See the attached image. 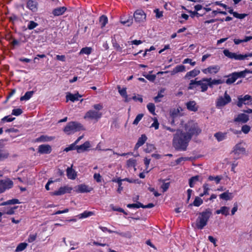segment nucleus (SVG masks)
<instances>
[{"label":"nucleus","mask_w":252,"mask_h":252,"mask_svg":"<svg viewBox=\"0 0 252 252\" xmlns=\"http://www.w3.org/2000/svg\"><path fill=\"white\" fill-rule=\"evenodd\" d=\"M190 140V136L188 137L185 132L178 129L174 135L173 145L176 150L185 151Z\"/></svg>","instance_id":"nucleus-1"},{"label":"nucleus","mask_w":252,"mask_h":252,"mask_svg":"<svg viewBox=\"0 0 252 252\" xmlns=\"http://www.w3.org/2000/svg\"><path fill=\"white\" fill-rule=\"evenodd\" d=\"M212 215L210 209H206L204 211L199 213V216L196 219L195 222L192 224L194 228L202 229L207 224L208 221Z\"/></svg>","instance_id":"nucleus-2"},{"label":"nucleus","mask_w":252,"mask_h":252,"mask_svg":"<svg viewBox=\"0 0 252 252\" xmlns=\"http://www.w3.org/2000/svg\"><path fill=\"white\" fill-rule=\"evenodd\" d=\"M186 134L188 137H190V139L193 135L197 136L201 132V129L199 127L198 124L193 121L188 122L185 126Z\"/></svg>","instance_id":"nucleus-3"},{"label":"nucleus","mask_w":252,"mask_h":252,"mask_svg":"<svg viewBox=\"0 0 252 252\" xmlns=\"http://www.w3.org/2000/svg\"><path fill=\"white\" fill-rule=\"evenodd\" d=\"M84 130L83 125L77 122H70L67 124L63 129V131L68 135L77 131Z\"/></svg>","instance_id":"nucleus-4"},{"label":"nucleus","mask_w":252,"mask_h":252,"mask_svg":"<svg viewBox=\"0 0 252 252\" xmlns=\"http://www.w3.org/2000/svg\"><path fill=\"white\" fill-rule=\"evenodd\" d=\"M245 143L243 141H241L233 147L231 154H233L234 158L238 159L245 154Z\"/></svg>","instance_id":"nucleus-5"},{"label":"nucleus","mask_w":252,"mask_h":252,"mask_svg":"<svg viewBox=\"0 0 252 252\" xmlns=\"http://www.w3.org/2000/svg\"><path fill=\"white\" fill-rule=\"evenodd\" d=\"M223 53L224 55L227 58L231 59H235L236 60L239 61L247 59L248 57H252V53H247L245 55L237 54L235 53L230 52L228 49L224 50Z\"/></svg>","instance_id":"nucleus-6"},{"label":"nucleus","mask_w":252,"mask_h":252,"mask_svg":"<svg viewBox=\"0 0 252 252\" xmlns=\"http://www.w3.org/2000/svg\"><path fill=\"white\" fill-rule=\"evenodd\" d=\"M231 98L226 91L224 94V97L220 96L216 101V106L217 107H221L225 106L227 104L230 102Z\"/></svg>","instance_id":"nucleus-7"},{"label":"nucleus","mask_w":252,"mask_h":252,"mask_svg":"<svg viewBox=\"0 0 252 252\" xmlns=\"http://www.w3.org/2000/svg\"><path fill=\"white\" fill-rule=\"evenodd\" d=\"M243 76V73H240V72H234L231 74H228V75H226L224 77L228 78L224 82L227 85H231L234 83L236 80L238 79L242 78Z\"/></svg>","instance_id":"nucleus-8"},{"label":"nucleus","mask_w":252,"mask_h":252,"mask_svg":"<svg viewBox=\"0 0 252 252\" xmlns=\"http://www.w3.org/2000/svg\"><path fill=\"white\" fill-rule=\"evenodd\" d=\"M13 183L10 180H1L0 181V193L3 192L5 190L11 189Z\"/></svg>","instance_id":"nucleus-9"},{"label":"nucleus","mask_w":252,"mask_h":252,"mask_svg":"<svg viewBox=\"0 0 252 252\" xmlns=\"http://www.w3.org/2000/svg\"><path fill=\"white\" fill-rule=\"evenodd\" d=\"M101 117V113H99L97 111L91 110L88 111L85 116V119H98Z\"/></svg>","instance_id":"nucleus-10"},{"label":"nucleus","mask_w":252,"mask_h":252,"mask_svg":"<svg viewBox=\"0 0 252 252\" xmlns=\"http://www.w3.org/2000/svg\"><path fill=\"white\" fill-rule=\"evenodd\" d=\"M72 189L68 186H63L60 187L58 190L51 192L52 195H61L66 193H70Z\"/></svg>","instance_id":"nucleus-11"},{"label":"nucleus","mask_w":252,"mask_h":252,"mask_svg":"<svg viewBox=\"0 0 252 252\" xmlns=\"http://www.w3.org/2000/svg\"><path fill=\"white\" fill-rule=\"evenodd\" d=\"M146 14L142 9L136 10L133 14L135 21L138 22L143 21L146 19Z\"/></svg>","instance_id":"nucleus-12"},{"label":"nucleus","mask_w":252,"mask_h":252,"mask_svg":"<svg viewBox=\"0 0 252 252\" xmlns=\"http://www.w3.org/2000/svg\"><path fill=\"white\" fill-rule=\"evenodd\" d=\"M117 88L120 94L125 98V102H128L131 100V97H129L127 94L126 88H123L122 89L120 85H118Z\"/></svg>","instance_id":"nucleus-13"},{"label":"nucleus","mask_w":252,"mask_h":252,"mask_svg":"<svg viewBox=\"0 0 252 252\" xmlns=\"http://www.w3.org/2000/svg\"><path fill=\"white\" fill-rule=\"evenodd\" d=\"M52 151V148L49 145H41L38 148V152L41 154H49Z\"/></svg>","instance_id":"nucleus-14"},{"label":"nucleus","mask_w":252,"mask_h":252,"mask_svg":"<svg viewBox=\"0 0 252 252\" xmlns=\"http://www.w3.org/2000/svg\"><path fill=\"white\" fill-rule=\"evenodd\" d=\"M238 102L237 103V105L241 108L242 107V105L243 104H247L248 103L246 102V101L247 100H250L251 101L252 100V97L249 95L247 94L245 95L243 97H242L241 96L239 97L238 98Z\"/></svg>","instance_id":"nucleus-15"},{"label":"nucleus","mask_w":252,"mask_h":252,"mask_svg":"<svg viewBox=\"0 0 252 252\" xmlns=\"http://www.w3.org/2000/svg\"><path fill=\"white\" fill-rule=\"evenodd\" d=\"M249 120V116L244 114L241 113L239 114L237 117L235 118L234 119V121L235 122H241L242 123H246Z\"/></svg>","instance_id":"nucleus-16"},{"label":"nucleus","mask_w":252,"mask_h":252,"mask_svg":"<svg viewBox=\"0 0 252 252\" xmlns=\"http://www.w3.org/2000/svg\"><path fill=\"white\" fill-rule=\"evenodd\" d=\"M92 190V188L89 187L85 184H81L77 186L76 191L80 193L90 192Z\"/></svg>","instance_id":"nucleus-17"},{"label":"nucleus","mask_w":252,"mask_h":252,"mask_svg":"<svg viewBox=\"0 0 252 252\" xmlns=\"http://www.w3.org/2000/svg\"><path fill=\"white\" fill-rule=\"evenodd\" d=\"M186 106L187 109L193 112H196L198 110V107L196 105V103L195 101H189L186 103Z\"/></svg>","instance_id":"nucleus-18"},{"label":"nucleus","mask_w":252,"mask_h":252,"mask_svg":"<svg viewBox=\"0 0 252 252\" xmlns=\"http://www.w3.org/2000/svg\"><path fill=\"white\" fill-rule=\"evenodd\" d=\"M90 143L89 141L85 142L83 144L77 146L76 150L78 153L86 151L90 147Z\"/></svg>","instance_id":"nucleus-19"},{"label":"nucleus","mask_w":252,"mask_h":252,"mask_svg":"<svg viewBox=\"0 0 252 252\" xmlns=\"http://www.w3.org/2000/svg\"><path fill=\"white\" fill-rule=\"evenodd\" d=\"M27 6L32 12H36L37 10V2L32 0H29L27 3Z\"/></svg>","instance_id":"nucleus-20"},{"label":"nucleus","mask_w":252,"mask_h":252,"mask_svg":"<svg viewBox=\"0 0 252 252\" xmlns=\"http://www.w3.org/2000/svg\"><path fill=\"white\" fill-rule=\"evenodd\" d=\"M200 70L198 69L195 68L191 71L187 73L185 76V78L190 79L191 78L197 76L200 73Z\"/></svg>","instance_id":"nucleus-21"},{"label":"nucleus","mask_w":252,"mask_h":252,"mask_svg":"<svg viewBox=\"0 0 252 252\" xmlns=\"http://www.w3.org/2000/svg\"><path fill=\"white\" fill-rule=\"evenodd\" d=\"M82 97V95L79 94V93L75 94H73L71 93H69L67 94L66 96V98L67 99V101L68 100L71 101L72 102H74L75 101L79 100V97Z\"/></svg>","instance_id":"nucleus-22"},{"label":"nucleus","mask_w":252,"mask_h":252,"mask_svg":"<svg viewBox=\"0 0 252 252\" xmlns=\"http://www.w3.org/2000/svg\"><path fill=\"white\" fill-rule=\"evenodd\" d=\"M54 139V138L53 137L45 135H41L38 138H36L35 141L37 142H45L51 141L53 140Z\"/></svg>","instance_id":"nucleus-23"},{"label":"nucleus","mask_w":252,"mask_h":252,"mask_svg":"<svg viewBox=\"0 0 252 252\" xmlns=\"http://www.w3.org/2000/svg\"><path fill=\"white\" fill-rule=\"evenodd\" d=\"M66 10V8L65 7H59L54 9L52 11V14L54 16H60L63 15Z\"/></svg>","instance_id":"nucleus-24"},{"label":"nucleus","mask_w":252,"mask_h":252,"mask_svg":"<svg viewBox=\"0 0 252 252\" xmlns=\"http://www.w3.org/2000/svg\"><path fill=\"white\" fill-rule=\"evenodd\" d=\"M9 156L8 151L0 147V161H3L7 159Z\"/></svg>","instance_id":"nucleus-25"},{"label":"nucleus","mask_w":252,"mask_h":252,"mask_svg":"<svg viewBox=\"0 0 252 252\" xmlns=\"http://www.w3.org/2000/svg\"><path fill=\"white\" fill-rule=\"evenodd\" d=\"M203 82L205 81H203V78L199 81H196V79L195 80H192L190 81L188 89V90H193L195 88V85L201 86Z\"/></svg>","instance_id":"nucleus-26"},{"label":"nucleus","mask_w":252,"mask_h":252,"mask_svg":"<svg viewBox=\"0 0 252 252\" xmlns=\"http://www.w3.org/2000/svg\"><path fill=\"white\" fill-rule=\"evenodd\" d=\"M214 137L218 141L220 142L227 137V132H218L214 134Z\"/></svg>","instance_id":"nucleus-27"},{"label":"nucleus","mask_w":252,"mask_h":252,"mask_svg":"<svg viewBox=\"0 0 252 252\" xmlns=\"http://www.w3.org/2000/svg\"><path fill=\"white\" fill-rule=\"evenodd\" d=\"M120 22L124 25L129 26L133 23V17L132 16H128L127 19L122 17L121 18Z\"/></svg>","instance_id":"nucleus-28"},{"label":"nucleus","mask_w":252,"mask_h":252,"mask_svg":"<svg viewBox=\"0 0 252 252\" xmlns=\"http://www.w3.org/2000/svg\"><path fill=\"white\" fill-rule=\"evenodd\" d=\"M66 175L68 179L74 180L75 179L76 174L75 171L71 167H68L66 169Z\"/></svg>","instance_id":"nucleus-29"},{"label":"nucleus","mask_w":252,"mask_h":252,"mask_svg":"<svg viewBox=\"0 0 252 252\" xmlns=\"http://www.w3.org/2000/svg\"><path fill=\"white\" fill-rule=\"evenodd\" d=\"M229 208L228 207L222 206L220 209L217 210L216 212L217 214H222L225 216L229 215Z\"/></svg>","instance_id":"nucleus-30"},{"label":"nucleus","mask_w":252,"mask_h":252,"mask_svg":"<svg viewBox=\"0 0 252 252\" xmlns=\"http://www.w3.org/2000/svg\"><path fill=\"white\" fill-rule=\"evenodd\" d=\"M38 25V24L37 23L33 21H30L28 22L27 27L25 26L23 27V28L24 30H27V29L32 30L36 28Z\"/></svg>","instance_id":"nucleus-31"},{"label":"nucleus","mask_w":252,"mask_h":252,"mask_svg":"<svg viewBox=\"0 0 252 252\" xmlns=\"http://www.w3.org/2000/svg\"><path fill=\"white\" fill-rule=\"evenodd\" d=\"M185 71V66L183 65H177L171 71V74L174 75L177 73Z\"/></svg>","instance_id":"nucleus-32"},{"label":"nucleus","mask_w":252,"mask_h":252,"mask_svg":"<svg viewBox=\"0 0 252 252\" xmlns=\"http://www.w3.org/2000/svg\"><path fill=\"white\" fill-rule=\"evenodd\" d=\"M99 23L102 28L105 26L106 24L108 23V18L106 15H102L99 18Z\"/></svg>","instance_id":"nucleus-33"},{"label":"nucleus","mask_w":252,"mask_h":252,"mask_svg":"<svg viewBox=\"0 0 252 252\" xmlns=\"http://www.w3.org/2000/svg\"><path fill=\"white\" fill-rule=\"evenodd\" d=\"M34 92L33 91L27 92L25 95L20 97L21 101L28 100L30 99L33 95Z\"/></svg>","instance_id":"nucleus-34"},{"label":"nucleus","mask_w":252,"mask_h":252,"mask_svg":"<svg viewBox=\"0 0 252 252\" xmlns=\"http://www.w3.org/2000/svg\"><path fill=\"white\" fill-rule=\"evenodd\" d=\"M99 228L103 231V232H108L110 233H115L116 234H119L121 236H125V234L123 232H120L119 231H113V230H111L110 229H108L107 227H103V226H99Z\"/></svg>","instance_id":"nucleus-35"},{"label":"nucleus","mask_w":252,"mask_h":252,"mask_svg":"<svg viewBox=\"0 0 252 252\" xmlns=\"http://www.w3.org/2000/svg\"><path fill=\"white\" fill-rule=\"evenodd\" d=\"M203 203V200L199 197L196 196L193 202L189 205V207L192 206V205L196 207L200 206Z\"/></svg>","instance_id":"nucleus-36"},{"label":"nucleus","mask_w":252,"mask_h":252,"mask_svg":"<svg viewBox=\"0 0 252 252\" xmlns=\"http://www.w3.org/2000/svg\"><path fill=\"white\" fill-rule=\"evenodd\" d=\"M20 203V201L18 199H12L11 200H8L6 201L3 202L1 203L0 204L2 206L11 205V204H19Z\"/></svg>","instance_id":"nucleus-37"},{"label":"nucleus","mask_w":252,"mask_h":252,"mask_svg":"<svg viewBox=\"0 0 252 252\" xmlns=\"http://www.w3.org/2000/svg\"><path fill=\"white\" fill-rule=\"evenodd\" d=\"M209 69V73L212 74V73H217L219 72V71L220 69V67L219 65H213L210 66L208 67Z\"/></svg>","instance_id":"nucleus-38"},{"label":"nucleus","mask_w":252,"mask_h":252,"mask_svg":"<svg viewBox=\"0 0 252 252\" xmlns=\"http://www.w3.org/2000/svg\"><path fill=\"white\" fill-rule=\"evenodd\" d=\"M187 12L190 14V16L192 18H193L195 16L199 17L200 16H202L203 15L205 14V12H204L203 13H199L196 10H194V11H192L191 10H187Z\"/></svg>","instance_id":"nucleus-39"},{"label":"nucleus","mask_w":252,"mask_h":252,"mask_svg":"<svg viewBox=\"0 0 252 252\" xmlns=\"http://www.w3.org/2000/svg\"><path fill=\"white\" fill-rule=\"evenodd\" d=\"M231 195V193L228 192V191H225L220 195V198L225 200H229L231 199L232 197H230Z\"/></svg>","instance_id":"nucleus-40"},{"label":"nucleus","mask_w":252,"mask_h":252,"mask_svg":"<svg viewBox=\"0 0 252 252\" xmlns=\"http://www.w3.org/2000/svg\"><path fill=\"white\" fill-rule=\"evenodd\" d=\"M147 139V137L145 134H142L138 139L137 146H142Z\"/></svg>","instance_id":"nucleus-41"},{"label":"nucleus","mask_w":252,"mask_h":252,"mask_svg":"<svg viewBox=\"0 0 252 252\" xmlns=\"http://www.w3.org/2000/svg\"><path fill=\"white\" fill-rule=\"evenodd\" d=\"M252 39V36H246L245 38L242 39H234V42L235 44H239L242 42H247Z\"/></svg>","instance_id":"nucleus-42"},{"label":"nucleus","mask_w":252,"mask_h":252,"mask_svg":"<svg viewBox=\"0 0 252 252\" xmlns=\"http://www.w3.org/2000/svg\"><path fill=\"white\" fill-rule=\"evenodd\" d=\"M165 91L164 89H162L160 90V91L158 93L157 96L154 97V100L156 102H159L160 101V98L163 97V95L162 94Z\"/></svg>","instance_id":"nucleus-43"},{"label":"nucleus","mask_w":252,"mask_h":252,"mask_svg":"<svg viewBox=\"0 0 252 252\" xmlns=\"http://www.w3.org/2000/svg\"><path fill=\"white\" fill-rule=\"evenodd\" d=\"M199 176H195L190 178L189 180V185L190 188H193L194 187V183L198 181L199 180Z\"/></svg>","instance_id":"nucleus-44"},{"label":"nucleus","mask_w":252,"mask_h":252,"mask_svg":"<svg viewBox=\"0 0 252 252\" xmlns=\"http://www.w3.org/2000/svg\"><path fill=\"white\" fill-rule=\"evenodd\" d=\"M94 214L93 212L91 211H85L83 213L78 215L79 219L86 218L92 216Z\"/></svg>","instance_id":"nucleus-45"},{"label":"nucleus","mask_w":252,"mask_h":252,"mask_svg":"<svg viewBox=\"0 0 252 252\" xmlns=\"http://www.w3.org/2000/svg\"><path fill=\"white\" fill-rule=\"evenodd\" d=\"M92 48L91 47H84V48H83L80 52V54H86V55H90L91 53H92Z\"/></svg>","instance_id":"nucleus-46"},{"label":"nucleus","mask_w":252,"mask_h":252,"mask_svg":"<svg viewBox=\"0 0 252 252\" xmlns=\"http://www.w3.org/2000/svg\"><path fill=\"white\" fill-rule=\"evenodd\" d=\"M27 244L26 243H20L17 247L16 249V252H21V251H23L24 250H25L27 246Z\"/></svg>","instance_id":"nucleus-47"},{"label":"nucleus","mask_w":252,"mask_h":252,"mask_svg":"<svg viewBox=\"0 0 252 252\" xmlns=\"http://www.w3.org/2000/svg\"><path fill=\"white\" fill-rule=\"evenodd\" d=\"M162 182H163L162 185L161 186L160 188L162 189V191L163 192L167 191V190L168 189L169 186H170V182H165V180H162Z\"/></svg>","instance_id":"nucleus-48"},{"label":"nucleus","mask_w":252,"mask_h":252,"mask_svg":"<svg viewBox=\"0 0 252 252\" xmlns=\"http://www.w3.org/2000/svg\"><path fill=\"white\" fill-rule=\"evenodd\" d=\"M147 109L152 114H155V106L153 103H149L147 105Z\"/></svg>","instance_id":"nucleus-49"},{"label":"nucleus","mask_w":252,"mask_h":252,"mask_svg":"<svg viewBox=\"0 0 252 252\" xmlns=\"http://www.w3.org/2000/svg\"><path fill=\"white\" fill-rule=\"evenodd\" d=\"M127 207L129 208H142V203L139 202H137L136 203L128 204L127 205Z\"/></svg>","instance_id":"nucleus-50"},{"label":"nucleus","mask_w":252,"mask_h":252,"mask_svg":"<svg viewBox=\"0 0 252 252\" xmlns=\"http://www.w3.org/2000/svg\"><path fill=\"white\" fill-rule=\"evenodd\" d=\"M251 127L250 126L245 125L242 126L241 128V132H243L245 134H248L250 131L251 130Z\"/></svg>","instance_id":"nucleus-51"},{"label":"nucleus","mask_w":252,"mask_h":252,"mask_svg":"<svg viewBox=\"0 0 252 252\" xmlns=\"http://www.w3.org/2000/svg\"><path fill=\"white\" fill-rule=\"evenodd\" d=\"M136 160L134 158H129L127 161V165L128 167H135Z\"/></svg>","instance_id":"nucleus-52"},{"label":"nucleus","mask_w":252,"mask_h":252,"mask_svg":"<svg viewBox=\"0 0 252 252\" xmlns=\"http://www.w3.org/2000/svg\"><path fill=\"white\" fill-rule=\"evenodd\" d=\"M144 115L143 114H139L137 115L135 120L133 122V125H137L139 122L141 121L142 118H143Z\"/></svg>","instance_id":"nucleus-53"},{"label":"nucleus","mask_w":252,"mask_h":252,"mask_svg":"<svg viewBox=\"0 0 252 252\" xmlns=\"http://www.w3.org/2000/svg\"><path fill=\"white\" fill-rule=\"evenodd\" d=\"M208 179L210 181H215L216 184H219L220 182V181L221 179V178L219 176H217L216 177H214L212 176H210L208 177Z\"/></svg>","instance_id":"nucleus-54"},{"label":"nucleus","mask_w":252,"mask_h":252,"mask_svg":"<svg viewBox=\"0 0 252 252\" xmlns=\"http://www.w3.org/2000/svg\"><path fill=\"white\" fill-rule=\"evenodd\" d=\"M23 113V110L20 108L14 109L12 111V115L16 116L20 115Z\"/></svg>","instance_id":"nucleus-55"},{"label":"nucleus","mask_w":252,"mask_h":252,"mask_svg":"<svg viewBox=\"0 0 252 252\" xmlns=\"http://www.w3.org/2000/svg\"><path fill=\"white\" fill-rule=\"evenodd\" d=\"M76 145L75 143H73L71 144H70L68 147L65 148L64 150V151L67 152L68 151L73 150H76Z\"/></svg>","instance_id":"nucleus-56"},{"label":"nucleus","mask_w":252,"mask_h":252,"mask_svg":"<svg viewBox=\"0 0 252 252\" xmlns=\"http://www.w3.org/2000/svg\"><path fill=\"white\" fill-rule=\"evenodd\" d=\"M15 119V118L14 117H10V116H5L3 118L1 119V122L4 123V122H11L13 121H14Z\"/></svg>","instance_id":"nucleus-57"},{"label":"nucleus","mask_w":252,"mask_h":252,"mask_svg":"<svg viewBox=\"0 0 252 252\" xmlns=\"http://www.w3.org/2000/svg\"><path fill=\"white\" fill-rule=\"evenodd\" d=\"M191 158L189 157H181L176 159V162L177 164H180L183 161H187L191 160Z\"/></svg>","instance_id":"nucleus-58"},{"label":"nucleus","mask_w":252,"mask_h":252,"mask_svg":"<svg viewBox=\"0 0 252 252\" xmlns=\"http://www.w3.org/2000/svg\"><path fill=\"white\" fill-rule=\"evenodd\" d=\"M247 16V14L243 13V14H239L236 12L234 13V17L240 19H243L244 18H245Z\"/></svg>","instance_id":"nucleus-59"},{"label":"nucleus","mask_w":252,"mask_h":252,"mask_svg":"<svg viewBox=\"0 0 252 252\" xmlns=\"http://www.w3.org/2000/svg\"><path fill=\"white\" fill-rule=\"evenodd\" d=\"M212 84L214 85L221 84L224 83L225 80L224 79H212Z\"/></svg>","instance_id":"nucleus-60"},{"label":"nucleus","mask_w":252,"mask_h":252,"mask_svg":"<svg viewBox=\"0 0 252 252\" xmlns=\"http://www.w3.org/2000/svg\"><path fill=\"white\" fill-rule=\"evenodd\" d=\"M155 149V146L153 144L147 145V148L145 149L146 153H150Z\"/></svg>","instance_id":"nucleus-61"},{"label":"nucleus","mask_w":252,"mask_h":252,"mask_svg":"<svg viewBox=\"0 0 252 252\" xmlns=\"http://www.w3.org/2000/svg\"><path fill=\"white\" fill-rule=\"evenodd\" d=\"M36 234H30L29 236L28 241L29 243H32L34 241L36 238Z\"/></svg>","instance_id":"nucleus-62"},{"label":"nucleus","mask_w":252,"mask_h":252,"mask_svg":"<svg viewBox=\"0 0 252 252\" xmlns=\"http://www.w3.org/2000/svg\"><path fill=\"white\" fill-rule=\"evenodd\" d=\"M183 63H189L192 66H194L196 64L195 62H192L190 59L187 58L185 59L183 62Z\"/></svg>","instance_id":"nucleus-63"},{"label":"nucleus","mask_w":252,"mask_h":252,"mask_svg":"<svg viewBox=\"0 0 252 252\" xmlns=\"http://www.w3.org/2000/svg\"><path fill=\"white\" fill-rule=\"evenodd\" d=\"M151 127H153L155 129H158L159 127V123L157 118H154V123L152 124Z\"/></svg>","instance_id":"nucleus-64"}]
</instances>
